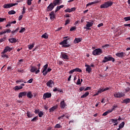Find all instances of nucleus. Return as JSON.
<instances>
[{
    "label": "nucleus",
    "instance_id": "obj_40",
    "mask_svg": "<svg viewBox=\"0 0 130 130\" xmlns=\"http://www.w3.org/2000/svg\"><path fill=\"white\" fill-rule=\"evenodd\" d=\"M125 123L124 122H122L119 125V127H120V128H123V126H124Z\"/></svg>",
    "mask_w": 130,
    "mask_h": 130
},
{
    "label": "nucleus",
    "instance_id": "obj_53",
    "mask_svg": "<svg viewBox=\"0 0 130 130\" xmlns=\"http://www.w3.org/2000/svg\"><path fill=\"white\" fill-rule=\"evenodd\" d=\"M39 112H40L39 109H36L35 111V113H36V114H38V113L39 114Z\"/></svg>",
    "mask_w": 130,
    "mask_h": 130
},
{
    "label": "nucleus",
    "instance_id": "obj_20",
    "mask_svg": "<svg viewBox=\"0 0 130 130\" xmlns=\"http://www.w3.org/2000/svg\"><path fill=\"white\" fill-rule=\"evenodd\" d=\"M60 108H64L67 106V104L64 103V101H62L60 103Z\"/></svg>",
    "mask_w": 130,
    "mask_h": 130
},
{
    "label": "nucleus",
    "instance_id": "obj_15",
    "mask_svg": "<svg viewBox=\"0 0 130 130\" xmlns=\"http://www.w3.org/2000/svg\"><path fill=\"white\" fill-rule=\"evenodd\" d=\"M53 84V81L52 80H50L46 83L47 87H49L50 88H52V85Z\"/></svg>",
    "mask_w": 130,
    "mask_h": 130
},
{
    "label": "nucleus",
    "instance_id": "obj_16",
    "mask_svg": "<svg viewBox=\"0 0 130 130\" xmlns=\"http://www.w3.org/2000/svg\"><path fill=\"white\" fill-rule=\"evenodd\" d=\"M82 38H76L74 41V43L75 44H77V43H79V42H81L82 41Z\"/></svg>",
    "mask_w": 130,
    "mask_h": 130
},
{
    "label": "nucleus",
    "instance_id": "obj_5",
    "mask_svg": "<svg viewBox=\"0 0 130 130\" xmlns=\"http://www.w3.org/2000/svg\"><path fill=\"white\" fill-rule=\"evenodd\" d=\"M86 26H84V29H87V30H91V28L90 27H92V26L94 25V21H92L91 22L86 21Z\"/></svg>",
    "mask_w": 130,
    "mask_h": 130
},
{
    "label": "nucleus",
    "instance_id": "obj_37",
    "mask_svg": "<svg viewBox=\"0 0 130 130\" xmlns=\"http://www.w3.org/2000/svg\"><path fill=\"white\" fill-rule=\"evenodd\" d=\"M9 15H14V14H16V12L14 10H11L8 12Z\"/></svg>",
    "mask_w": 130,
    "mask_h": 130
},
{
    "label": "nucleus",
    "instance_id": "obj_19",
    "mask_svg": "<svg viewBox=\"0 0 130 130\" xmlns=\"http://www.w3.org/2000/svg\"><path fill=\"white\" fill-rule=\"evenodd\" d=\"M26 96L27 98H29V99H32L33 97V94H32V92L31 91H28L26 93Z\"/></svg>",
    "mask_w": 130,
    "mask_h": 130
},
{
    "label": "nucleus",
    "instance_id": "obj_47",
    "mask_svg": "<svg viewBox=\"0 0 130 130\" xmlns=\"http://www.w3.org/2000/svg\"><path fill=\"white\" fill-rule=\"evenodd\" d=\"M25 13H26V7H23V9H22V14L24 15V14H25Z\"/></svg>",
    "mask_w": 130,
    "mask_h": 130
},
{
    "label": "nucleus",
    "instance_id": "obj_27",
    "mask_svg": "<svg viewBox=\"0 0 130 130\" xmlns=\"http://www.w3.org/2000/svg\"><path fill=\"white\" fill-rule=\"evenodd\" d=\"M130 102V99H126L123 100V102L122 103H125V104H127L129 103Z\"/></svg>",
    "mask_w": 130,
    "mask_h": 130
},
{
    "label": "nucleus",
    "instance_id": "obj_49",
    "mask_svg": "<svg viewBox=\"0 0 130 130\" xmlns=\"http://www.w3.org/2000/svg\"><path fill=\"white\" fill-rule=\"evenodd\" d=\"M66 13H72L71 10L70 8H68L64 10Z\"/></svg>",
    "mask_w": 130,
    "mask_h": 130
},
{
    "label": "nucleus",
    "instance_id": "obj_25",
    "mask_svg": "<svg viewBox=\"0 0 130 130\" xmlns=\"http://www.w3.org/2000/svg\"><path fill=\"white\" fill-rule=\"evenodd\" d=\"M37 66L38 67V70L36 71V74H39V73H40V67H41V64L39 63Z\"/></svg>",
    "mask_w": 130,
    "mask_h": 130
},
{
    "label": "nucleus",
    "instance_id": "obj_58",
    "mask_svg": "<svg viewBox=\"0 0 130 130\" xmlns=\"http://www.w3.org/2000/svg\"><path fill=\"white\" fill-rule=\"evenodd\" d=\"M32 82H33V78L30 79L27 82V83H29V84H31V83H32Z\"/></svg>",
    "mask_w": 130,
    "mask_h": 130
},
{
    "label": "nucleus",
    "instance_id": "obj_45",
    "mask_svg": "<svg viewBox=\"0 0 130 130\" xmlns=\"http://www.w3.org/2000/svg\"><path fill=\"white\" fill-rule=\"evenodd\" d=\"M32 1H33V0H27L28 6H31V5H32Z\"/></svg>",
    "mask_w": 130,
    "mask_h": 130
},
{
    "label": "nucleus",
    "instance_id": "obj_33",
    "mask_svg": "<svg viewBox=\"0 0 130 130\" xmlns=\"http://www.w3.org/2000/svg\"><path fill=\"white\" fill-rule=\"evenodd\" d=\"M42 38H44L45 39H47L48 38V35L47 33H45L42 36Z\"/></svg>",
    "mask_w": 130,
    "mask_h": 130
},
{
    "label": "nucleus",
    "instance_id": "obj_62",
    "mask_svg": "<svg viewBox=\"0 0 130 130\" xmlns=\"http://www.w3.org/2000/svg\"><path fill=\"white\" fill-rule=\"evenodd\" d=\"M5 32H6V33H11V29H6L5 30Z\"/></svg>",
    "mask_w": 130,
    "mask_h": 130
},
{
    "label": "nucleus",
    "instance_id": "obj_14",
    "mask_svg": "<svg viewBox=\"0 0 130 130\" xmlns=\"http://www.w3.org/2000/svg\"><path fill=\"white\" fill-rule=\"evenodd\" d=\"M26 95H27V91L20 92L18 97L19 98H22V97H24V96H26Z\"/></svg>",
    "mask_w": 130,
    "mask_h": 130
},
{
    "label": "nucleus",
    "instance_id": "obj_31",
    "mask_svg": "<svg viewBox=\"0 0 130 130\" xmlns=\"http://www.w3.org/2000/svg\"><path fill=\"white\" fill-rule=\"evenodd\" d=\"M16 83L17 84H18V83H24V84H26L27 82H24L23 79H19L16 81Z\"/></svg>",
    "mask_w": 130,
    "mask_h": 130
},
{
    "label": "nucleus",
    "instance_id": "obj_13",
    "mask_svg": "<svg viewBox=\"0 0 130 130\" xmlns=\"http://www.w3.org/2000/svg\"><path fill=\"white\" fill-rule=\"evenodd\" d=\"M13 50V48H11L9 46H7L5 47V49L4 50V52H8L9 51V52L12 51Z\"/></svg>",
    "mask_w": 130,
    "mask_h": 130
},
{
    "label": "nucleus",
    "instance_id": "obj_4",
    "mask_svg": "<svg viewBox=\"0 0 130 130\" xmlns=\"http://www.w3.org/2000/svg\"><path fill=\"white\" fill-rule=\"evenodd\" d=\"M124 96H125V94L123 93V92L119 91L115 92L114 94V96L115 98H121L122 97H124Z\"/></svg>",
    "mask_w": 130,
    "mask_h": 130
},
{
    "label": "nucleus",
    "instance_id": "obj_38",
    "mask_svg": "<svg viewBox=\"0 0 130 130\" xmlns=\"http://www.w3.org/2000/svg\"><path fill=\"white\" fill-rule=\"evenodd\" d=\"M61 127H62V126L60 125V124H57L54 126L55 128H60Z\"/></svg>",
    "mask_w": 130,
    "mask_h": 130
},
{
    "label": "nucleus",
    "instance_id": "obj_43",
    "mask_svg": "<svg viewBox=\"0 0 130 130\" xmlns=\"http://www.w3.org/2000/svg\"><path fill=\"white\" fill-rule=\"evenodd\" d=\"M98 93L99 94H101L102 92H104V88H100L98 91Z\"/></svg>",
    "mask_w": 130,
    "mask_h": 130
},
{
    "label": "nucleus",
    "instance_id": "obj_11",
    "mask_svg": "<svg viewBox=\"0 0 130 130\" xmlns=\"http://www.w3.org/2000/svg\"><path fill=\"white\" fill-rule=\"evenodd\" d=\"M85 67L86 68V72H87L88 74H90L91 72H92V68H91V66H90V65L85 64Z\"/></svg>",
    "mask_w": 130,
    "mask_h": 130
},
{
    "label": "nucleus",
    "instance_id": "obj_10",
    "mask_svg": "<svg viewBox=\"0 0 130 130\" xmlns=\"http://www.w3.org/2000/svg\"><path fill=\"white\" fill-rule=\"evenodd\" d=\"M51 93L46 92L44 94L43 98L44 100H45L47 99V98H51Z\"/></svg>",
    "mask_w": 130,
    "mask_h": 130
},
{
    "label": "nucleus",
    "instance_id": "obj_59",
    "mask_svg": "<svg viewBox=\"0 0 130 130\" xmlns=\"http://www.w3.org/2000/svg\"><path fill=\"white\" fill-rule=\"evenodd\" d=\"M70 30V31H74V30H76V26L72 27Z\"/></svg>",
    "mask_w": 130,
    "mask_h": 130
},
{
    "label": "nucleus",
    "instance_id": "obj_23",
    "mask_svg": "<svg viewBox=\"0 0 130 130\" xmlns=\"http://www.w3.org/2000/svg\"><path fill=\"white\" fill-rule=\"evenodd\" d=\"M107 57L108 58L109 61H112L113 62L115 61V59L112 57H111L110 55L107 56Z\"/></svg>",
    "mask_w": 130,
    "mask_h": 130
},
{
    "label": "nucleus",
    "instance_id": "obj_35",
    "mask_svg": "<svg viewBox=\"0 0 130 130\" xmlns=\"http://www.w3.org/2000/svg\"><path fill=\"white\" fill-rule=\"evenodd\" d=\"M74 72H77L78 73H82V70H81L80 68H75L74 69Z\"/></svg>",
    "mask_w": 130,
    "mask_h": 130
},
{
    "label": "nucleus",
    "instance_id": "obj_29",
    "mask_svg": "<svg viewBox=\"0 0 130 130\" xmlns=\"http://www.w3.org/2000/svg\"><path fill=\"white\" fill-rule=\"evenodd\" d=\"M48 68V64H46L45 66H44L42 73H44V72H46Z\"/></svg>",
    "mask_w": 130,
    "mask_h": 130
},
{
    "label": "nucleus",
    "instance_id": "obj_51",
    "mask_svg": "<svg viewBox=\"0 0 130 130\" xmlns=\"http://www.w3.org/2000/svg\"><path fill=\"white\" fill-rule=\"evenodd\" d=\"M76 84L77 85H81V79H80V78L78 79V80H77V82Z\"/></svg>",
    "mask_w": 130,
    "mask_h": 130
},
{
    "label": "nucleus",
    "instance_id": "obj_39",
    "mask_svg": "<svg viewBox=\"0 0 130 130\" xmlns=\"http://www.w3.org/2000/svg\"><path fill=\"white\" fill-rule=\"evenodd\" d=\"M37 120H38V116H37L36 117H35L34 118H32L31 120V122H35Z\"/></svg>",
    "mask_w": 130,
    "mask_h": 130
},
{
    "label": "nucleus",
    "instance_id": "obj_21",
    "mask_svg": "<svg viewBox=\"0 0 130 130\" xmlns=\"http://www.w3.org/2000/svg\"><path fill=\"white\" fill-rule=\"evenodd\" d=\"M21 89H23V86L17 85L13 88V90H15V91H19V90H21Z\"/></svg>",
    "mask_w": 130,
    "mask_h": 130
},
{
    "label": "nucleus",
    "instance_id": "obj_41",
    "mask_svg": "<svg viewBox=\"0 0 130 130\" xmlns=\"http://www.w3.org/2000/svg\"><path fill=\"white\" fill-rule=\"evenodd\" d=\"M34 44H32L31 45H28V49L29 50H31V49H32V48H33V47H34Z\"/></svg>",
    "mask_w": 130,
    "mask_h": 130
},
{
    "label": "nucleus",
    "instance_id": "obj_64",
    "mask_svg": "<svg viewBox=\"0 0 130 130\" xmlns=\"http://www.w3.org/2000/svg\"><path fill=\"white\" fill-rule=\"evenodd\" d=\"M88 90H91V87H87L84 89V91H88Z\"/></svg>",
    "mask_w": 130,
    "mask_h": 130
},
{
    "label": "nucleus",
    "instance_id": "obj_7",
    "mask_svg": "<svg viewBox=\"0 0 130 130\" xmlns=\"http://www.w3.org/2000/svg\"><path fill=\"white\" fill-rule=\"evenodd\" d=\"M117 107V106H116L115 105H114L111 110H109L107 111H106L105 113H104L103 114V116H106V115H107V114H108V113H111V112H112V111H113V110H114L115 109V108H116Z\"/></svg>",
    "mask_w": 130,
    "mask_h": 130
},
{
    "label": "nucleus",
    "instance_id": "obj_48",
    "mask_svg": "<svg viewBox=\"0 0 130 130\" xmlns=\"http://www.w3.org/2000/svg\"><path fill=\"white\" fill-rule=\"evenodd\" d=\"M68 24H70V19H68L67 20H66L64 25L67 26V25H68Z\"/></svg>",
    "mask_w": 130,
    "mask_h": 130
},
{
    "label": "nucleus",
    "instance_id": "obj_2",
    "mask_svg": "<svg viewBox=\"0 0 130 130\" xmlns=\"http://www.w3.org/2000/svg\"><path fill=\"white\" fill-rule=\"evenodd\" d=\"M70 38H68L67 39L64 40L61 42L59 43L60 45H62V47H65L68 48L70 47L71 46L70 44H68V40H69Z\"/></svg>",
    "mask_w": 130,
    "mask_h": 130
},
{
    "label": "nucleus",
    "instance_id": "obj_32",
    "mask_svg": "<svg viewBox=\"0 0 130 130\" xmlns=\"http://www.w3.org/2000/svg\"><path fill=\"white\" fill-rule=\"evenodd\" d=\"M107 61H109L108 58H107V56H105L104 59L102 60V62L105 63V62H107Z\"/></svg>",
    "mask_w": 130,
    "mask_h": 130
},
{
    "label": "nucleus",
    "instance_id": "obj_52",
    "mask_svg": "<svg viewBox=\"0 0 130 130\" xmlns=\"http://www.w3.org/2000/svg\"><path fill=\"white\" fill-rule=\"evenodd\" d=\"M6 20H7V18L0 17V23L1 22H4V21H6Z\"/></svg>",
    "mask_w": 130,
    "mask_h": 130
},
{
    "label": "nucleus",
    "instance_id": "obj_46",
    "mask_svg": "<svg viewBox=\"0 0 130 130\" xmlns=\"http://www.w3.org/2000/svg\"><path fill=\"white\" fill-rule=\"evenodd\" d=\"M124 20H125V22H127V21H130V16L124 17Z\"/></svg>",
    "mask_w": 130,
    "mask_h": 130
},
{
    "label": "nucleus",
    "instance_id": "obj_17",
    "mask_svg": "<svg viewBox=\"0 0 130 130\" xmlns=\"http://www.w3.org/2000/svg\"><path fill=\"white\" fill-rule=\"evenodd\" d=\"M111 121H112V122H113V123L114 124V125H117V124H118V119H111Z\"/></svg>",
    "mask_w": 130,
    "mask_h": 130
},
{
    "label": "nucleus",
    "instance_id": "obj_50",
    "mask_svg": "<svg viewBox=\"0 0 130 130\" xmlns=\"http://www.w3.org/2000/svg\"><path fill=\"white\" fill-rule=\"evenodd\" d=\"M130 91V87H126V89H125V93H127V92H129Z\"/></svg>",
    "mask_w": 130,
    "mask_h": 130
},
{
    "label": "nucleus",
    "instance_id": "obj_44",
    "mask_svg": "<svg viewBox=\"0 0 130 130\" xmlns=\"http://www.w3.org/2000/svg\"><path fill=\"white\" fill-rule=\"evenodd\" d=\"M7 39V38L6 37H4L3 38H2L0 39V43H2V42H4Z\"/></svg>",
    "mask_w": 130,
    "mask_h": 130
},
{
    "label": "nucleus",
    "instance_id": "obj_18",
    "mask_svg": "<svg viewBox=\"0 0 130 130\" xmlns=\"http://www.w3.org/2000/svg\"><path fill=\"white\" fill-rule=\"evenodd\" d=\"M9 42H10V43H16V42H17V39L16 38H12L10 39H9Z\"/></svg>",
    "mask_w": 130,
    "mask_h": 130
},
{
    "label": "nucleus",
    "instance_id": "obj_60",
    "mask_svg": "<svg viewBox=\"0 0 130 130\" xmlns=\"http://www.w3.org/2000/svg\"><path fill=\"white\" fill-rule=\"evenodd\" d=\"M108 46H109V44H106L105 45H103L102 47V48H104L105 47H108Z\"/></svg>",
    "mask_w": 130,
    "mask_h": 130
},
{
    "label": "nucleus",
    "instance_id": "obj_30",
    "mask_svg": "<svg viewBox=\"0 0 130 130\" xmlns=\"http://www.w3.org/2000/svg\"><path fill=\"white\" fill-rule=\"evenodd\" d=\"M57 107L56 106H53L52 108L49 109L50 112H53L55 109H56Z\"/></svg>",
    "mask_w": 130,
    "mask_h": 130
},
{
    "label": "nucleus",
    "instance_id": "obj_57",
    "mask_svg": "<svg viewBox=\"0 0 130 130\" xmlns=\"http://www.w3.org/2000/svg\"><path fill=\"white\" fill-rule=\"evenodd\" d=\"M48 73V72L47 71V70H46V71L42 72L43 76H46V75H47Z\"/></svg>",
    "mask_w": 130,
    "mask_h": 130
},
{
    "label": "nucleus",
    "instance_id": "obj_22",
    "mask_svg": "<svg viewBox=\"0 0 130 130\" xmlns=\"http://www.w3.org/2000/svg\"><path fill=\"white\" fill-rule=\"evenodd\" d=\"M37 71V67L35 66H31V68L30 69L31 73H36Z\"/></svg>",
    "mask_w": 130,
    "mask_h": 130
},
{
    "label": "nucleus",
    "instance_id": "obj_54",
    "mask_svg": "<svg viewBox=\"0 0 130 130\" xmlns=\"http://www.w3.org/2000/svg\"><path fill=\"white\" fill-rule=\"evenodd\" d=\"M79 90H80V92H82V91H83V90H85V87H84L83 86H81L79 88Z\"/></svg>",
    "mask_w": 130,
    "mask_h": 130
},
{
    "label": "nucleus",
    "instance_id": "obj_55",
    "mask_svg": "<svg viewBox=\"0 0 130 130\" xmlns=\"http://www.w3.org/2000/svg\"><path fill=\"white\" fill-rule=\"evenodd\" d=\"M59 10H60V8L59 6H57L56 7V10L55 11V13H56L57 12H58V11H59Z\"/></svg>",
    "mask_w": 130,
    "mask_h": 130
},
{
    "label": "nucleus",
    "instance_id": "obj_36",
    "mask_svg": "<svg viewBox=\"0 0 130 130\" xmlns=\"http://www.w3.org/2000/svg\"><path fill=\"white\" fill-rule=\"evenodd\" d=\"M26 31V28L25 27H21L19 33H23Z\"/></svg>",
    "mask_w": 130,
    "mask_h": 130
},
{
    "label": "nucleus",
    "instance_id": "obj_26",
    "mask_svg": "<svg viewBox=\"0 0 130 130\" xmlns=\"http://www.w3.org/2000/svg\"><path fill=\"white\" fill-rule=\"evenodd\" d=\"M1 54H2V57H5L6 58H9V56L6 54V52H4V51H3L1 53Z\"/></svg>",
    "mask_w": 130,
    "mask_h": 130
},
{
    "label": "nucleus",
    "instance_id": "obj_9",
    "mask_svg": "<svg viewBox=\"0 0 130 130\" xmlns=\"http://www.w3.org/2000/svg\"><path fill=\"white\" fill-rule=\"evenodd\" d=\"M53 9H54V6H53V4H52V3H51L47 7L46 12H51V11H52Z\"/></svg>",
    "mask_w": 130,
    "mask_h": 130
},
{
    "label": "nucleus",
    "instance_id": "obj_3",
    "mask_svg": "<svg viewBox=\"0 0 130 130\" xmlns=\"http://www.w3.org/2000/svg\"><path fill=\"white\" fill-rule=\"evenodd\" d=\"M103 53V51L100 48L95 49L94 50L92 51L93 55H100Z\"/></svg>",
    "mask_w": 130,
    "mask_h": 130
},
{
    "label": "nucleus",
    "instance_id": "obj_24",
    "mask_svg": "<svg viewBox=\"0 0 130 130\" xmlns=\"http://www.w3.org/2000/svg\"><path fill=\"white\" fill-rule=\"evenodd\" d=\"M61 55L62 58H63L64 59H69V56H68L67 54L61 53Z\"/></svg>",
    "mask_w": 130,
    "mask_h": 130
},
{
    "label": "nucleus",
    "instance_id": "obj_42",
    "mask_svg": "<svg viewBox=\"0 0 130 130\" xmlns=\"http://www.w3.org/2000/svg\"><path fill=\"white\" fill-rule=\"evenodd\" d=\"M38 115L40 117H42V116L44 115V114L42 111H40V112L38 113Z\"/></svg>",
    "mask_w": 130,
    "mask_h": 130
},
{
    "label": "nucleus",
    "instance_id": "obj_28",
    "mask_svg": "<svg viewBox=\"0 0 130 130\" xmlns=\"http://www.w3.org/2000/svg\"><path fill=\"white\" fill-rule=\"evenodd\" d=\"M89 92L86 91L84 94H83L81 96V98H86L87 96H89Z\"/></svg>",
    "mask_w": 130,
    "mask_h": 130
},
{
    "label": "nucleus",
    "instance_id": "obj_6",
    "mask_svg": "<svg viewBox=\"0 0 130 130\" xmlns=\"http://www.w3.org/2000/svg\"><path fill=\"white\" fill-rule=\"evenodd\" d=\"M17 5H18V3L4 4L3 5V8H4V9H10V8H12V7H14V6H17Z\"/></svg>",
    "mask_w": 130,
    "mask_h": 130
},
{
    "label": "nucleus",
    "instance_id": "obj_34",
    "mask_svg": "<svg viewBox=\"0 0 130 130\" xmlns=\"http://www.w3.org/2000/svg\"><path fill=\"white\" fill-rule=\"evenodd\" d=\"M26 115H27V117H28V118H31V117L32 116V113H30L29 111L27 112Z\"/></svg>",
    "mask_w": 130,
    "mask_h": 130
},
{
    "label": "nucleus",
    "instance_id": "obj_56",
    "mask_svg": "<svg viewBox=\"0 0 130 130\" xmlns=\"http://www.w3.org/2000/svg\"><path fill=\"white\" fill-rule=\"evenodd\" d=\"M12 23L11 22H8V23L6 25V27H11Z\"/></svg>",
    "mask_w": 130,
    "mask_h": 130
},
{
    "label": "nucleus",
    "instance_id": "obj_12",
    "mask_svg": "<svg viewBox=\"0 0 130 130\" xmlns=\"http://www.w3.org/2000/svg\"><path fill=\"white\" fill-rule=\"evenodd\" d=\"M50 19V20H53V19H55V14H54V11H52L49 13Z\"/></svg>",
    "mask_w": 130,
    "mask_h": 130
},
{
    "label": "nucleus",
    "instance_id": "obj_63",
    "mask_svg": "<svg viewBox=\"0 0 130 130\" xmlns=\"http://www.w3.org/2000/svg\"><path fill=\"white\" fill-rule=\"evenodd\" d=\"M6 30L2 31L0 32V35H3L4 34H6Z\"/></svg>",
    "mask_w": 130,
    "mask_h": 130
},
{
    "label": "nucleus",
    "instance_id": "obj_8",
    "mask_svg": "<svg viewBox=\"0 0 130 130\" xmlns=\"http://www.w3.org/2000/svg\"><path fill=\"white\" fill-rule=\"evenodd\" d=\"M115 55L118 57H120V58H123V57H125V53L123 52H118L116 53Z\"/></svg>",
    "mask_w": 130,
    "mask_h": 130
},
{
    "label": "nucleus",
    "instance_id": "obj_1",
    "mask_svg": "<svg viewBox=\"0 0 130 130\" xmlns=\"http://www.w3.org/2000/svg\"><path fill=\"white\" fill-rule=\"evenodd\" d=\"M113 5V2L111 1H108L104 3V4L101 5V9H107L109 7H111Z\"/></svg>",
    "mask_w": 130,
    "mask_h": 130
},
{
    "label": "nucleus",
    "instance_id": "obj_61",
    "mask_svg": "<svg viewBox=\"0 0 130 130\" xmlns=\"http://www.w3.org/2000/svg\"><path fill=\"white\" fill-rule=\"evenodd\" d=\"M52 3V4H53V7H54H54H55L57 5H58V4H57V3H56V2H53V3Z\"/></svg>",
    "mask_w": 130,
    "mask_h": 130
}]
</instances>
